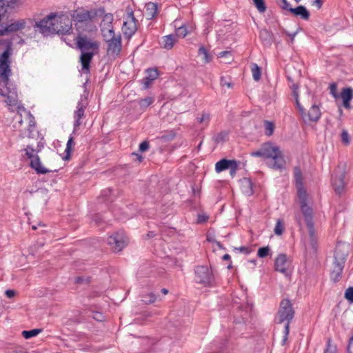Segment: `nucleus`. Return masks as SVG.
<instances>
[{"instance_id": "1", "label": "nucleus", "mask_w": 353, "mask_h": 353, "mask_svg": "<svg viewBox=\"0 0 353 353\" xmlns=\"http://www.w3.org/2000/svg\"><path fill=\"white\" fill-rule=\"evenodd\" d=\"M0 44L6 46V50L0 54V95L6 97L4 101L8 106L16 107L18 103L17 88L10 81L12 43L10 40H0Z\"/></svg>"}, {"instance_id": "2", "label": "nucleus", "mask_w": 353, "mask_h": 353, "mask_svg": "<svg viewBox=\"0 0 353 353\" xmlns=\"http://www.w3.org/2000/svg\"><path fill=\"white\" fill-rule=\"evenodd\" d=\"M77 48L81 51L79 62L81 65V71L84 74H90V63L94 56L99 52L100 42L89 38L83 32H78L75 37Z\"/></svg>"}, {"instance_id": "3", "label": "nucleus", "mask_w": 353, "mask_h": 353, "mask_svg": "<svg viewBox=\"0 0 353 353\" xmlns=\"http://www.w3.org/2000/svg\"><path fill=\"white\" fill-rule=\"evenodd\" d=\"M105 12L103 7L85 10L79 8L72 14V19L74 21V26L78 32H90L93 26V21L97 17H101Z\"/></svg>"}, {"instance_id": "4", "label": "nucleus", "mask_w": 353, "mask_h": 353, "mask_svg": "<svg viewBox=\"0 0 353 353\" xmlns=\"http://www.w3.org/2000/svg\"><path fill=\"white\" fill-rule=\"evenodd\" d=\"M264 159H267V165L275 170H281L285 168V160L278 146L270 142L263 144Z\"/></svg>"}, {"instance_id": "5", "label": "nucleus", "mask_w": 353, "mask_h": 353, "mask_svg": "<svg viewBox=\"0 0 353 353\" xmlns=\"http://www.w3.org/2000/svg\"><path fill=\"white\" fill-rule=\"evenodd\" d=\"M294 310L292 307L291 301L288 299H283L279 305L276 317L277 323H282L286 321L285 325L284 336L282 340V344L284 345L288 340V336L290 332V323L294 316Z\"/></svg>"}, {"instance_id": "6", "label": "nucleus", "mask_w": 353, "mask_h": 353, "mask_svg": "<svg viewBox=\"0 0 353 353\" xmlns=\"http://www.w3.org/2000/svg\"><path fill=\"white\" fill-rule=\"evenodd\" d=\"M294 177L297 188V195L299 199L300 209L305 210L306 208H311L307 203V194L303 187V177L302 171L299 166H296L293 170Z\"/></svg>"}, {"instance_id": "7", "label": "nucleus", "mask_w": 353, "mask_h": 353, "mask_svg": "<svg viewBox=\"0 0 353 353\" xmlns=\"http://www.w3.org/2000/svg\"><path fill=\"white\" fill-rule=\"evenodd\" d=\"M301 213L307 225L308 234L310 236V243L312 248L316 251L317 249V239L313 221L314 212L312 208L301 210Z\"/></svg>"}, {"instance_id": "8", "label": "nucleus", "mask_w": 353, "mask_h": 353, "mask_svg": "<svg viewBox=\"0 0 353 353\" xmlns=\"http://www.w3.org/2000/svg\"><path fill=\"white\" fill-rule=\"evenodd\" d=\"M23 150L25 151V156H26L28 159H30V166L34 170L37 174H45L50 172L57 171L56 169L54 170H48L42 166L39 157L37 154H34V152H36V149H34L32 145H27V148Z\"/></svg>"}, {"instance_id": "9", "label": "nucleus", "mask_w": 353, "mask_h": 353, "mask_svg": "<svg viewBox=\"0 0 353 353\" xmlns=\"http://www.w3.org/2000/svg\"><path fill=\"white\" fill-rule=\"evenodd\" d=\"M195 281L204 286H212L214 283V276L211 270L207 266L199 265L194 269Z\"/></svg>"}, {"instance_id": "10", "label": "nucleus", "mask_w": 353, "mask_h": 353, "mask_svg": "<svg viewBox=\"0 0 353 353\" xmlns=\"http://www.w3.org/2000/svg\"><path fill=\"white\" fill-rule=\"evenodd\" d=\"M54 30L53 34H70L72 32V19L66 15H57L56 14V20H54Z\"/></svg>"}, {"instance_id": "11", "label": "nucleus", "mask_w": 353, "mask_h": 353, "mask_svg": "<svg viewBox=\"0 0 353 353\" xmlns=\"http://www.w3.org/2000/svg\"><path fill=\"white\" fill-rule=\"evenodd\" d=\"M347 255L336 251L334 253V268L331 272V277L334 282L339 281L341 276L346 261Z\"/></svg>"}, {"instance_id": "12", "label": "nucleus", "mask_w": 353, "mask_h": 353, "mask_svg": "<svg viewBox=\"0 0 353 353\" xmlns=\"http://www.w3.org/2000/svg\"><path fill=\"white\" fill-rule=\"evenodd\" d=\"M138 20L132 10L128 12L126 21H124L122 31L125 39L130 40L137 30Z\"/></svg>"}, {"instance_id": "13", "label": "nucleus", "mask_w": 353, "mask_h": 353, "mask_svg": "<svg viewBox=\"0 0 353 353\" xmlns=\"http://www.w3.org/2000/svg\"><path fill=\"white\" fill-rule=\"evenodd\" d=\"M108 243L114 252H119L127 245V238L123 231L117 232L108 237Z\"/></svg>"}, {"instance_id": "14", "label": "nucleus", "mask_w": 353, "mask_h": 353, "mask_svg": "<svg viewBox=\"0 0 353 353\" xmlns=\"http://www.w3.org/2000/svg\"><path fill=\"white\" fill-rule=\"evenodd\" d=\"M345 171L341 168L334 170L332 176L331 184L336 194L341 195L345 188Z\"/></svg>"}, {"instance_id": "15", "label": "nucleus", "mask_w": 353, "mask_h": 353, "mask_svg": "<svg viewBox=\"0 0 353 353\" xmlns=\"http://www.w3.org/2000/svg\"><path fill=\"white\" fill-rule=\"evenodd\" d=\"M54 20H56V13H50L39 21H37L34 27L39 28L42 34H53V30H55Z\"/></svg>"}, {"instance_id": "16", "label": "nucleus", "mask_w": 353, "mask_h": 353, "mask_svg": "<svg viewBox=\"0 0 353 353\" xmlns=\"http://www.w3.org/2000/svg\"><path fill=\"white\" fill-rule=\"evenodd\" d=\"M88 104L87 97H81L80 100L77 103V110L74 112V131L73 133H74L75 130L81 125V119L85 117V109L86 108L87 105Z\"/></svg>"}, {"instance_id": "17", "label": "nucleus", "mask_w": 353, "mask_h": 353, "mask_svg": "<svg viewBox=\"0 0 353 353\" xmlns=\"http://www.w3.org/2000/svg\"><path fill=\"white\" fill-rule=\"evenodd\" d=\"M26 21L25 19L14 21L5 28L0 29V36L8 35L19 30H23L26 28Z\"/></svg>"}, {"instance_id": "18", "label": "nucleus", "mask_w": 353, "mask_h": 353, "mask_svg": "<svg viewBox=\"0 0 353 353\" xmlns=\"http://www.w3.org/2000/svg\"><path fill=\"white\" fill-rule=\"evenodd\" d=\"M108 43L107 52L110 55L118 56L121 51V36L119 34L105 41Z\"/></svg>"}, {"instance_id": "19", "label": "nucleus", "mask_w": 353, "mask_h": 353, "mask_svg": "<svg viewBox=\"0 0 353 353\" xmlns=\"http://www.w3.org/2000/svg\"><path fill=\"white\" fill-rule=\"evenodd\" d=\"M288 260L285 254H279L275 259L274 269L281 273H286L288 268Z\"/></svg>"}, {"instance_id": "20", "label": "nucleus", "mask_w": 353, "mask_h": 353, "mask_svg": "<svg viewBox=\"0 0 353 353\" xmlns=\"http://www.w3.org/2000/svg\"><path fill=\"white\" fill-rule=\"evenodd\" d=\"M147 76L142 79V84L144 89H147L152 84V83L158 78L159 72L157 68H149L146 70Z\"/></svg>"}, {"instance_id": "21", "label": "nucleus", "mask_w": 353, "mask_h": 353, "mask_svg": "<svg viewBox=\"0 0 353 353\" xmlns=\"http://www.w3.org/2000/svg\"><path fill=\"white\" fill-rule=\"evenodd\" d=\"M343 105L345 108H350V101L353 99V89L350 87L343 88L341 92Z\"/></svg>"}, {"instance_id": "22", "label": "nucleus", "mask_w": 353, "mask_h": 353, "mask_svg": "<svg viewBox=\"0 0 353 353\" xmlns=\"http://www.w3.org/2000/svg\"><path fill=\"white\" fill-rule=\"evenodd\" d=\"M288 11L290 12L296 17H301V18L304 20H308L310 15V12L303 6H299L294 8L290 7Z\"/></svg>"}, {"instance_id": "23", "label": "nucleus", "mask_w": 353, "mask_h": 353, "mask_svg": "<svg viewBox=\"0 0 353 353\" xmlns=\"http://www.w3.org/2000/svg\"><path fill=\"white\" fill-rule=\"evenodd\" d=\"M236 161V160H230L227 159H222L218 162H216L215 165V170L217 173H220L223 171H225L233 165V163Z\"/></svg>"}, {"instance_id": "24", "label": "nucleus", "mask_w": 353, "mask_h": 353, "mask_svg": "<svg viewBox=\"0 0 353 353\" xmlns=\"http://www.w3.org/2000/svg\"><path fill=\"white\" fill-rule=\"evenodd\" d=\"M176 40H177L176 35L169 34V35L163 37L161 39V42L160 43L163 48L167 49V50H170L173 48Z\"/></svg>"}, {"instance_id": "25", "label": "nucleus", "mask_w": 353, "mask_h": 353, "mask_svg": "<svg viewBox=\"0 0 353 353\" xmlns=\"http://www.w3.org/2000/svg\"><path fill=\"white\" fill-rule=\"evenodd\" d=\"M259 38L264 46H270L273 42L274 35L267 29H263L259 32Z\"/></svg>"}, {"instance_id": "26", "label": "nucleus", "mask_w": 353, "mask_h": 353, "mask_svg": "<svg viewBox=\"0 0 353 353\" xmlns=\"http://www.w3.org/2000/svg\"><path fill=\"white\" fill-rule=\"evenodd\" d=\"M158 14L157 3L149 2L145 4V15L148 19H154Z\"/></svg>"}, {"instance_id": "27", "label": "nucleus", "mask_w": 353, "mask_h": 353, "mask_svg": "<svg viewBox=\"0 0 353 353\" xmlns=\"http://www.w3.org/2000/svg\"><path fill=\"white\" fill-rule=\"evenodd\" d=\"M321 114L319 108L316 105H313L309 110L307 114H305V118L307 117L309 121L316 122L320 119Z\"/></svg>"}, {"instance_id": "28", "label": "nucleus", "mask_w": 353, "mask_h": 353, "mask_svg": "<svg viewBox=\"0 0 353 353\" xmlns=\"http://www.w3.org/2000/svg\"><path fill=\"white\" fill-rule=\"evenodd\" d=\"M101 30L105 41L116 37L113 26L101 27Z\"/></svg>"}, {"instance_id": "29", "label": "nucleus", "mask_w": 353, "mask_h": 353, "mask_svg": "<svg viewBox=\"0 0 353 353\" xmlns=\"http://www.w3.org/2000/svg\"><path fill=\"white\" fill-rule=\"evenodd\" d=\"M75 145L74 137L71 134L69 137V139L68 140L67 144H66V148L65 150V155L63 157L64 160H69L70 159L71 157V152L72 150V147Z\"/></svg>"}, {"instance_id": "30", "label": "nucleus", "mask_w": 353, "mask_h": 353, "mask_svg": "<svg viewBox=\"0 0 353 353\" xmlns=\"http://www.w3.org/2000/svg\"><path fill=\"white\" fill-rule=\"evenodd\" d=\"M154 101V97H147L144 99H140L138 100V104L140 106L141 110L146 109L148 106H150Z\"/></svg>"}, {"instance_id": "31", "label": "nucleus", "mask_w": 353, "mask_h": 353, "mask_svg": "<svg viewBox=\"0 0 353 353\" xmlns=\"http://www.w3.org/2000/svg\"><path fill=\"white\" fill-rule=\"evenodd\" d=\"M251 70L254 80L259 81L261 78V68L256 63H252L251 64Z\"/></svg>"}, {"instance_id": "32", "label": "nucleus", "mask_w": 353, "mask_h": 353, "mask_svg": "<svg viewBox=\"0 0 353 353\" xmlns=\"http://www.w3.org/2000/svg\"><path fill=\"white\" fill-rule=\"evenodd\" d=\"M103 16V18L101 21V27H105V26H112V21H113V15L111 13H107L102 15Z\"/></svg>"}, {"instance_id": "33", "label": "nucleus", "mask_w": 353, "mask_h": 353, "mask_svg": "<svg viewBox=\"0 0 353 353\" xmlns=\"http://www.w3.org/2000/svg\"><path fill=\"white\" fill-rule=\"evenodd\" d=\"M41 331H42L41 329H32L30 330H23L21 333V334L25 339H28L36 336Z\"/></svg>"}, {"instance_id": "34", "label": "nucleus", "mask_w": 353, "mask_h": 353, "mask_svg": "<svg viewBox=\"0 0 353 353\" xmlns=\"http://www.w3.org/2000/svg\"><path fill=\"white\" fill-rule=\"evenodd\" d=\"M253 4L260 13H263L267 10L265 0H252Z\"/></svg>"}, {"instance_id": "35", "label": "nucleus", "mask_w": 353, "mask_h": 353, "mask_svg": "<svg viewBox=\"0 0 353 353\" xmlns=\"http://www.w3.org/2000/svg\"><path fill=\"white\" fill-rule=\"evenodd\" d=\"M199 55H203V60L205 63H209L212 60V56L209 54L208 50L201 46L198 50Z\"/></svg>"}, {"instance_id": "36", "label": "nucleus", "mask_w": 353, "mask_h": 353, "mask_svg": "<svg viewBox=\"0 0 353 353\" xmlns=\"http://www.w3.org/2000/svg\"><path fill=\"white\" fill-rule=\"evenodd\" d=\"M176 136V133L173 131H168L164 132L159 139L165 142L172 141Z\"/></svg>"}, {"instance_id": "37", "label": "nucleus", "mask_w": 353, "mask_h": 353, "mask_svg": "<svg viewBox=\"0 0 353 353\" xmlns=\"http://www.w3.org/2000/svg\"><path fill=\"white\" fill-rule=\"evenodd\" d=\"M157 299V296L153 293H149L142 296L141 301L145 304H150L154 303Z\"/></svg>"}, {"instance_id": "38", "label": "nucleus", "mask_w": 353, "mask_h": 353, "mask_svg": "<svg viewBox=\"0 0 353 353\" xmlns=\"http://www.w3.org/2000/svg\"><path fill=\"white\" fill-rule=\"evenodd\" d=\"M270 251L269 246L259 248L257 251V256L259 258H265L270 254Z\"/></svg>"}, {"instance_id": "39", "label": "nucleus", "mask_w": 353, "mask_h": 353, "mask_svg": "<svg viewBox=\"0 0 353 353\" xmlns=\"http://www.w3.org/2000/svg\"><path fill=\"white\" fill-rule=\"evenodd\" d=\"M228 134L225 131H222L215 136H214L213 139L214 142L216 143H219L221 142H224L226 139V137H228Z\"/></svg>"}, {"instance_id": "40", "label": "nucleus", "mask_w": 353, "mask_h": 353, "mask_svg": "<svg viewBox=\"0 0 353 353\" xmlns=\"http://www.w3.org/2000/svg\"><path fill=\"white\" fill-rule=\"evenodd\" d=\"M265 126V132L268 136H270L272 134L274 130V124L272 122L265 121L264 122Z\"/></svg>"}, {"instance_id": "41", "label": "nucleus", "mask_w": 353, "mask_h": 353, "mask_svg": "<svg viewBox=\"0 0 353 353\" xmlns=\"http://www.w3.org/2000/svg\"><path fill=\"white\" fill-rule=\"evenodd\" d=\"M245 185L246 189L243 190V192L248 195H252L253 194L252 183L250 179H244Z\"/></svg>"}, {"instance_id": "42", "label": "nucleus", "mask_w": 353, "mask_h": 353, "mask_svg": "<svg viewBox=\"0 0 353 353\" xmlns=\"http://www.w3.org/2000/svg\"><path fill=\"white\" fill-rule=\"evenodd\" d=\"M220 84L221 86H227L229 88L233 87V83L231 81L230 77H221L220 79Z\"/></svg>"}, {"instance_id": "43", "label": "nucleus", "mask_w": 353, "mask_h": 353, "mask_svg": "<svg viewBox=\"0 0 353 353\" xmlns=\"http://www.w3.org/2000/svg\"><path fill=\"white\" fill-rule=\"evenodd\" d=\"M341 141L345 145H348L350 143V138L346 130H343L341 134Z\"/></svg>"}, {"instance_id": "44", "label": "nucleus", "mask_w": 353, "mask_h": 353, "mask_svg": "<svg viewBox=\"0 0 353 353\" xmlns=\"http://www.w3.org/2000/svg\"><path fill=\"white\" fill-rule=\"evenodd\" d=\"M331 339H328L327 341V347L324 353H336V346L331 344Z\"/></svg>"}, {"instance_id": "45", "label": "nucleus", "mask_w": 353, "mask_h": 353, "mask_svg": "<svg viewBox=\"0 0 353 353\" xmlns=\"http://www.w3.org/2000/svg\"><path fill=\"white\" fill-rule=\"evenodd\" d=\"M283 230H284V227L281 221L278 220L276 223L275 228H274V233L276 235H281L283 232Z\"/></svg>"}, {"instance_id": "46", "label": "nucleus", "mask_w": 353, "mask_h": 353, "mask_svg": "<svg viewBox=\"0 0 353 353\" xmlns=\"http://www.w3.org/2000/svg\"><path fill=\"white\" fill-rule=\"evenodd\" d=\"M344 296L350 303H353V287H349L345 290Z\"/></svg>"}, {"instance_id": "47", "label": "nucleus", "mask_w": 353, "mask_h": 353, "mask_svg": "<svg viewBox=\"0 0 353 353\" xmlns=\"http://www.w3.org/2000/svg\"><path fill=\"white\" fill-rule=\"evenodd\" d=\"M239 161H236L233 165L229 168L230 170V174L233 178L235 176L236 172L239 169Z\"/></svg>"}, {"instance_id": "48", "label": "nucleus", "mask_w": 353, "mask_h": 353, "mask_svg": "<svg viewBox=\"0 0 353 353\" xmlns=\"http://www.w3.org/2000/svg\"><path fill=\"white\" fill-rule=\"evenodd\" d=\"M294 98L295 99V102H296V105L297 108L299 109V112H301V115L303 117V119H304L305 122H306L307 120L305 118V110L303 108V106L301 105V103H300V102L299 101V97H294Z\"/></svg>"}, {"instance_id": "49", "label": "nucleus", "mask_w": 353, "mask_h": 353, "mask_svg": "<svg viewBox=\"0 0 353 353\" xmlns=\"http://www.w3.org/2000/svg\"><path fill=\"white\" fill-rule=\"evenodd\" d=\"M196 119L197 121L200 123H202L205 121L207 125L210 121V114L203 112L201 114V117H197Z\"/></svg>"}, {"instance_id": "50", "label": "nucleus", "mask_w": 353, "mask_h": 353, "mask_svg": "<svg viewBox=\"0 0 353 353\" xmlns=\"http://www.w3.org/2000/svg\"><path fill=\"white\" fill-rule=\"evenodd\" d=\"M263 145L261 147L256 151H253L250 153V155L254 157H262L264 159V153H263Z\"/></svg>"}, {"instance_id": "51", "label": "nucleus", "mask_w": 353, "mask_h": 353, "mask_svg": "<svg viewBox=\"0 0 353 353\" xmlns=\"http://www.w3.org/2000/svg\"><path fill=\"white\" fill-rule=\"evenodd\" d=\"M277 4L283 10L288 11L289 8L290 7V5L287 0H280V1H277Z\"/></svg>"}, {"instance_id": "52", "label": "nucleus", "mask_w": 353, "mask_h": 353, "mask_svg": "<svg viewBox=\"0 0 353 353\" xmlns=\"http://www.w3.org/2000/svg\"><path fill=\"white\" fill-rule=\"evenodd\" d=\"M74 283L77 284L81 283H90V278L89 277H84V276H77L74 279Z\"/></svg>"}, {"instance_id": "53", "label": "nucleus", "mask_w": 353, "mask_h": 353, "mask_svg": "<svg viewBox=\"0 0 353 353\" xmlns=\"http://www.w3.org/2000/svg\"><path fill=\"white\" fill-rule=\"evenodd\" d=\"M150 148V145H149V143L148 141H144L143 142H141L139 145V151L141 152H144L145 151H147Z\"/></svg>"}, {"instance_id": "54", "label": "nucleus", "mask_w": 353, "mask_h": 353, "mask_svg": "<svg viewBox=\"0 0 353 353\" xmlns=\"http://www.w3.org/2000/svg\"><path fill=\"white\" fill-rule=\"evenodd\" d=\"M187 34L186 28L184 26H181L177 29L176 37L181 36L182 37H185Z\"/></svg>"}, {"instance_id": "55", "label": "nucleus", "mask_w": 353, "mask_h": 353, "mask_svg": "<svg viewBox=\"0 0 353 353\" xmlns=\"http://www.w3.org/2000/svg\"><path fill=\"white\" fill-rule=\"evenodd\" d=\"M208 219V216L205 214H198L196 222L198 223H203L206 222Z\"/></svg>"}, {"instance_id": "56", "label": "nucleus", "mask_w": 353, "mask_h": 353, "mask_svg": "<svg viewBox=\"0 0 353 353\" xmlns=\"http://www.w3.org/2000/svg\"><path fill=\"white\" fill-rule=\"evenodd\" d=\"M234 250H239L241 252H243L245 254H248L251 252L250 249L246 246H241L240 248H234Z\"/></svg>"}, {"instance_id": "57", "label": "nucleus", "mask_w": 353, "mask_h": 353, "mask_svg": "<svg viewBox=\"0 0 353 353\" xmlns=\"http://www.w3.org/2000/svg\"><path fill=\"white\" fill-rule=\"evenodd\" d=\"M347 351V353H353V335L349 340Z\"/></svg>"}, {"instance_id": "58", "label": "nucleus", "mask_w": 353, "mask_h": 353, "mask_svg": "<svg viewBox=\"0 0 353 353\" xmlns=\"http://www.w3.org/2000/svg\"><path fill=\"white\" fill-rule=\"evenodd\" d=\"M330 93L334 97H337V94H336V85L335 83H332L330 86Z\"/></svg>"}, {"instance_id": "59", "label": "nucleus", "mask_w": 353, "mask_h": 353, "mask_svg": "<svg viewBox=\"0 0 353 353\" xmlns=\"http://www.w3.org/2000/svg\"><path fill=\"white\" fill-rule=\"evenodd\" d=\"M5 294L6 295V296L8 298L12 299V298H13L15 296L16 291H14L13 290H7L5 292Z\"/></svg>"}, {"instance_id": "60", "label": "nucleus", "mask_w": 353, "mask_h": 353, "mask_svg": "<svg viewBox=\"0 0 353 353\" xmlns=\"http://www.w3.org/2000/svg\"><path fill=\"white\" fill-rule=\"evenodd\" d=\"M92 317H93L94 319H95V320H97L98 321H103V318L102 314L101 312H94L93 314V316Z\"/></svg>"}, {"instance_id": "61", "label": "nucleus", "mask_w": 353, "mask_h": 353, "mask_svg": "<svg viewBox=\"0 0 353 353\" xmlns=\"http://www.w3.org/2000/svg\"><path fill=\"white\" fill-rule=\"evenodd\" d=\"M298 88H299V86L296 84L294 83L292 85V96L294 97H299Z\"/></svg>"}, {"instance_id": "62", "label": "nucleus", "mask_w": 353, "mask_h": 353, "mask_svg": "<svg viewBox=\"0 0 353 353\" xmlns=\"http://www.w3.org/2000/svg\"><path fill=\"white\" fill-rule=\"evenodd\" d=\"M17 3V0H6V7L13 8Z\"/></svg>"}, {"instance_id": "63", "label": "nucleus", "mask_w": 353, "mask_h": 353, "mask_svg": "<svg viewBox=\"0 0 353 353\" xmlns=\"http://www.w3.org/2000/svg\"><path fill=\"white\" fill-rule=\"evenodd\" d=\"M93 221L96 223L97 225H99L102 222V219L99 214H95L93 217Z\"/></svg>"}, {"instance_id": "64", "label": "nucleus", "mask_w": 353, "mask_h": 353, "mask_svg": "<svg viewBox=\"0 0 353 353\" xmlns=\"http://www.w3.org/2000/svg\"><path fill=\"white\" fill-rule=\"evenodd\" d=\"M111 192H112V189L108 188V189L103 190L102 191L101 194L103 197H107V196H108L109 194H111Z\"/></svg>"}]
</instances>
